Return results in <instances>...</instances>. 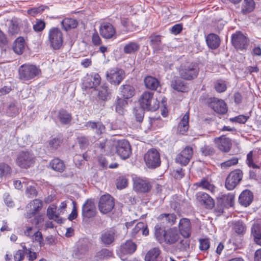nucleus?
I'll list each match as a JSON object with an SVG mask.
<instances>
[{"mask_svg": "<svg viewBox=\"0 0 261 261\" xmlns=\"http://www.w3.org/2000/svg\"><path fill=\"white\" fill-rule=\"evenodd\" d=\"M154 229L155 237L160 244H165L168 245H173L180 238V234L175 227L165 229L159 224H157L154 227Z\"/></svg>", "mask_w": 261, "mask_h": 261, "instance_id": "1", "label": "nucleus"}, {"mask_svg": "<svg viewBox=\"0 0 261 261\" xmlns=\"http://www.w3.org/2000/svg\"><path fill=\"white\" fill-rule=\"evenodd\" d=\"M41 74V69L36 65L32 64H23L18 69L19 79L23 82L35 80Z\"/></svg>", "mask_w": 261, "mask_h": 261, "instance_id": "2", "label": "nucleus"}, {"mask_svg": "<svg viewBox=\"0 0 261 261\" xmlns=\"http://www.w3.org/2000/svg\"><path fill=\"white\" fill-rule=\"evenodd\" d=\"M199 69L198 65L192 62H186L182 64L179 68L180 77L187 81H191L197 77Z\"/></svg>", "mask_w": 261, "mask_h": 261, "instance_id": "3", "label": "nucleus"}, {"mask_svg": "<svg viewBox=\"0 0 261 261\" xmlns=\"http://www.w3.org/2000/svg\"><path fill=\"white\" fill-rule=\"evenodd\" d=\"M139 101L142 108L147 111H155L159 108V102L154 97V93L144 91L141 95Z\"/></svg>", "mask_w": 261, "mask_h": 261, "instance_id": "4", "label": "nucleus"}, {"mask_svg": "<svg viewBox=\"0 0 261 261\" xmlns=\"http://www.w3.org/2000/svg\"><path fill=\"white\" fill-rule=\"evenodd\" d=\"M48 40L54 49L61 48L63 43V35L61 30L58 28H51L48 32Z\"/></svg>", "mask_w": 261, "mask_h": 261, "instance_id": "5", "label": "nucleus"}, {"mask_svg": "<svg viewBox=\"0 0 261 261\" xmlns=\"http://www.w3.org/2000/svg\"><path fill=\"white\" fill-rule=\"evenodd\" d=\"M144 160L147 167L149 168L155 169L161 165L160 154L155 148L149 149L145 154Z\"/></svg>", "mask_w": 261, "mask_h": 261, "instance_id": "6", "label": "nucleus"}, {"mask_svg": "<svg viewBox=\"0 0 261 261\" xmlns=\"http://www.w3.org/2000/svg\"><path fill=\"white\" fill-rule=\"evenodd\" d=\"M16 162L17 165L20 168L27 169L34 164L35 157L29 151H22L17 154Z\"/></svg>", "mask_w": 261, "mask_h": 261, "instance_id": "7", "label": "nucleus"}, {"mask_svg": "<svg viewBox=\"0 0 261 261\" xmlns=\"http://www.w3.org/2000/svg\"><path fill=\"white\" fill-rule=\"evenodd\" d=\"M243 173L240 169H236L231 171L226 177L225 187L228 190L234 189L242 179Z\"/></svg>", "mask_w": 261, "mask_h": 261, "instance_id": "8", "label": "nucleus"}, {"mask_svg": "<svg viewBox=\"0 0 261 261\" xmlns=\"http://www.w3.org/2000/svg\"><path fill=\"white\" fill-rule=\"evenodd\" d=\"M115 206L114 199L109 194L100 197L98 202V209L103 214L111 212Z\"/></svg>", "mask_w": 261, "mask_h": 261, "instance_id": "9", "label": "nucleus"}, {"mask_svg": "<svg viewBox=\"0 0 261 261\" xmlns=\"http://www.w3.org/2000/svg\"><path fill=\"white\" fill-rule=\"evenodd\" d=\"M125 74L124 71L118 68L109 69L107 72V79L111 84L118 86L124 79Z\"/></svg>", "mask_w": 261, "mask_h": 261, "instance_id": "10", "label": "nucleus"}, {"mask_svg": "<svg viewBox=\"0 0 261 261\" xmlns=\"http://www.w3.org/2000/svg\"><path fill=\"white\" fill-rule=\"evenodd\" d=\"M116 151L122 160L128 159L132 154V148L129 142L126 140L118 141L116 146Z\"/></svg>", "mask_w": 261, "mask_h": 261, "instance_id": "11", "label": "nucleus"}, {"mask_svg": "<svg viewBox=\"0 0 261 261\" xmlns=\"http://www.w3.org/2000/svg\"><path fill=\"white\" fill-rule=\"evenodd\" d=\"M97 210L94 202L91 199H87L82 207V216L83 220L93 218L97 214Z\"/></svg>", "mask_w": 261, "mask_h": 261, "instance_id": "12", "label": "nucleus"}, {"mask_svg": "<svg viewBox=\"0 0 261 261\" xmlns=\"http://www.w3.org/2000/svg\"><path fill=\"white\" fill-rule=\"evenodd\" d=\"M206 102L209 107L218 114H224L227 111L226 104L222 99L210 97L206 99Z\"/></svg>", "mask_w": 261, "mask_h": 261, "instance_id": "13", "label": "nucleus"}, {"mask_svg": "<svg viewBox=\"0 0 261 261\" xmlns=\"http://www.w3.org/2000/svg\"><path fill=\"white\" fill-rule=\"evenodd\" d=\"M117 237L116 230L113 228H111L101 232L99 240L102 244L108 247L113 245Z\"/></svg>", "mask_w": 261, "mask_h": 261, "instance_id": "14", "label": "nucleus"}, {"mask_svg": "<svg viewBox=\"0 0 261 261\" xmlns=\"http://www.w3.org/2000/svg\"><path fill=\"white\" fill-rule=\"evenodd\" d=\"M193 154V148L187 146L176 155L175 159V162L181 166H186L191 159Z\"/></svg>", "mask_w": 261, "mask_h": 261, "instance_id": "15", "label": "nucleus"}, {"mask_svg": "<svg viewBox=\"0 0 261 261\" xmlns=\"http://www.w3.org/2000/svg\"><path fill=\"white\" fill-rule=\"evenodd\" d=\"M232 45L238 49L243 50L248 46L246 37L241 32H237L231 36Z\"/></svg>", "mask_w": 261, "mask_h": 261, "instance_id": "16", "label": "nucleus"}, {"mask_svg": "<svg viewBox=\"0 0 261 261\" xmlns=\"http://www.w3.org/2000/svg\"><path fill=\"white\" fill-rule=\"evenodd\" d=\"M214 142L216 147L223 152H229L232 145L231 139L226 137L224 135L215 138Z\"/></svg>", "mask_w": 261, "mask_h": 261, "instance_id": "17", "label": "nucleus"}, {"mask_svg": "<svg viewBox=\"0 0 261 261\" xmlns=\"http://www.w3.org/2000/svg\"><path fill=\"white\" fill-rule=\"evenodd\" d=\"M152 188L149 180L146 178H136L134 180V189L139 192L146 193L149 192Z\"/></svg>", "mask_w": 261, "mask_h": 261, "instance_id": "18", "label": "nucleus"}, {"mask_svg": "<svg viewBox=\"0 0 261 261\" xmlns=\"http://www.w3.org/2000/svg\"><path fill=\"white\" fill-rule=\"evenodd\" d=\"M99 32L103 38L111 39L115 36L116 29L111 23L103 22L100 24Z\"/></svg>", "mask_w": 261, "mask_h": 261, "instance_id": "19", "label": "nucleus"}, {"mask_svg": "<svg viewBox=\"0 0 261 261\" xmlns=\"http://www.w3.org/2000/svg\"><path fill=\"white\" fill-rule=\"evenodd\" d=\"M42 201L38 199H35L30 202L27 208H30L25 214L27 218H32L36 215L42 207Z\"/></svg>", "mask_w": 261, "mask_h": 261, "instance_id": "20", "label": "nucleus"}, {"mask_svg": "<svg viewBox=\"0 0 261 261\" xmlns=\"http://www.w3.org/2000/svg\"><path fill=\"white\" fill-rule=\"evenodd\" d=\"M198 202L207 209H212L215 206L214 200L207 193L199 192L196 194Z\"/></svg>", "mask_w": 261, "mask_h": 261, "instance_id": "21", "label": "nucleus"}, {"mask_svg": "<svg viewBox=\"0 0 261 261\" xmlns=\"http://www.w3.org/2000/svg\"><path fill=\"white\" fill-rule=\"evenodd\" d=\"M177 219L176 215L174 213H164L157 217V220L161 225L171 226L175 224Z\"/></svg>", "mask_w": 261, "mask_h": 261, "instance_id": "22", "label": "nucleus"}, {"mask_svg": "<svg viewBox=\"0 0 261 261\" xmlns=\"http://www.w3.org/2000/svg\"><path fill=\"white\" fill-rule=\"evenodd\" d=\"M233 200V197L231 195H223L218 200L217 207L215 208L216 212L220 214L223 213L225 207L231 206Z\"/></svg>", "mask_w": 261, "mask_h": 261, "instance_id": "23", "label": "nucleus"}, {"mask_svg": "<svg viewBox=\"0 0 261 261\" xmlns=\"http://www.w3.org/2000/svg\"><path fill=\"white\" fill-rule=\"evenodd\" d=\"M57 119L62 125H69L71 123L72 116L66 110L61 109L57 112Z\"/></svg>", "mask_w": 261, "mask_h": 261, "instance_id": "24", "label": "nucleus"}, {"mask_svg": "<svg viewBox=\"0 0 261 261\" xmlns=\"http://www.w3.org/2000/svg\"><path fill=\"white\" fill-rule=\"evenodd\" d=\"M179 229L184 238H189L191 233V223L189 219L182 218L179 223Z\"/></svg>", "mask_w": 261, "mask_h": 261, "instance_id": "25", "label": "nucleus"}, {"mask_svg": "<svg viewBox=\"0 0 261 261\" xmlns=\"http://www.w3.org/2000/svg\"><path fill=\"white\" fill-rule=\"evenodd\" d=\"M101 78L97 73H94L87 77L83 83L85 89L95 88L99 85Z\"/></svg>", "mask_w": 261, "mask_h": 261, "instance_id": "26", "label": "nucleus"}, {"mask_svg": "<svg viewBox=\"0 0 261 261\" xmlns=\"http://www.w3.org/2000/svg\"><path fill=\"white\" fill-rule=\"evenodd\" d=\"M251 235L254 242L261 246V221L254 222L251 228Z\"/></svg>", "mask_w": 261, "mask_h": 261, "instance_id": "27", "label": "nucleus"}, {"mask_svg": "<svg viewBox=\"0 0 261 261\" xmlns=\"http://www.w3.org/2000/svg\"><path fill=\"white\" fill-rule=\"evenodd\" d=\"M253 200V194L252 192L249 190L243 191L239 196V202L242 205L245 207L249 206Z\"/></svg>", "mask_w": 261, "mask_h": 261, "instance_id": "28", "label": "nucleus"}, {"mask_svg": "<svg viewBox=\"0 0 261 261\" xmlns=\"http://www.w3.org/2000/svg\"><path fill=\"white\" fill-rule=\"evenodd\" d=\"M49 167L56 172L63 173L66 167L63 160L58 158H55L50 161Z\"/></svg>", "mask_w": 261, "mask_h": 261, "instance_id": "29", "label": "nucleus"}, {"mask_svg": "<svg viewBox=\"0 0 261 261\" xmlns=\"http://www.w3.org/2000/svg\"><path fill=\"white\" fill-rule=\"evenodd\" d=\"M136 249V244L130 240L126 241L120 247V252L124 255L132 254L135 252Z\"/></svg>", "mask_w": 261, "mask_h": 261, "instance_id": "30", "label": "nucleus"}, {"mask_svg": "<svg viewBox=\"0 0 261 261\" xmlns=\"http://www.w3.org/2000/svg\"><path fill=\"white\" fill-rule=\"evenodd\" d=\"M162 36L156 33H153L149 36L150 45L154 50H160L162 49Z\"/></svg>", "mask_w": 261, "mask_h": 261, "instance_id": "31", "label": "nucleus"}, {"mask_svg": "<svg viewBox=\"0 0 261 261\" xmlns=\"http://www.w3.org/2000/svg\"><path fill=\"white\" fill-rule=\"evenodd\" d=\"M206 42L210 48L211 49H216L220 45V39L217 35L211 33L207 36Z\"/></svg>", "mask_w": 261, "mask_h": 261, "instance_id": "32", "label": "nucleus"}, {"mask_svg": "<svg viewBox=\"0 0 261 261\" xmlns=\"http://www.w3.org/2000/svg\"><path fill=\"white\" fill-rule=\"evenodd\" d=\"M189 113L187 112L181 119L178 125L177 131L180 134H185L189 128Z\"/></svg>", "mask_w": 261, "mask_h": 261, "instance_id": "33", "label": "nucleus"}, {"mask_svg": "<svg viewBox=\"0 0 261 261\" xmlns=\"http://www.w3.org/2000/svg\"><path fill=\"white\" fill-rule=\"evenodd\" d=\"M120 91L124 99L130 98L135 94V89L129 84L122 85L120 87Z\"/></svg>", "mask_w": 261, "mask_h": 261, "instance_id": "34", "label": "nucleus"}, {"mask_svg": "<svg viewBox=\"0 0 261 261\" xmlns=\"http://www.w3.org/2000/svg\"><path fill=\"white\" fill-rule=\"evenodd\" d=\"M161 250L159 247H154L149 250L145 255V261H158Z\"/></svg>", "mask_w": 261, "mask_h": 261, "instance_id": "35", "label": "nucleus"}, {"mask_svg": "<svg viewBox=\"0 0 261 261\" xmlns=\"http://www.w3.org/2000/svg\"><path fill=\"white\" fill-rule=\"evenodd\" d=\"M146 88L152 90H156L160 85L159 81L155 77L151 76H146L144 80Z\"/></svg>", "mask_w": 261, "mask_h": 261, "instance_id": "36", "label": "nucleus"}, {"mask_svg": "<svg viewBox=\"0 0 261 261\" xmlns=\"http://www.w3.org/2000/svg\"><path fill=\"white\" fill-rule=\"evenodd\" d=\"M255 6L253 0H244L241 7V13L244 15L249 14L254 10Z\"/></svg>", "mask_w": 261, "mask_h": 261, "instance_id": "37", "label": "nucleus"}, {"mask_svg": "<svg viewBox=\"0 0 261 261\" xmlns=\"http://www.w3.org/2000/svg\"><path fill=\"white\" fill-rule=\"evenodd\" d=\"M57 207L56 205H52L49 206L46 212V215L49 219L54 220L58 223H62V220L59 216L58 214H56Z\"/></svg>", "mask_w": 261, "mask_h": 261, "instance_id": "38", "label": "nucleus"}, {"mask_svg": "<svg viewBox=\"0 0 261 261\" xmlns=\"http://www.w3.org/2000/svg\"><path fill=\"white\" fill-rule=\"evenodd\" d=\"M171 86L174 90L179 92H186L188 91L187 85L185 84L184 82L179 77L172 81Z\"/></svg>", "mask_w": 261, "mask_h": 261, "instance_id": "39", "label": "nucleus"}, {"mask_svg": "<svg viewBox=\"0 0 261 261\" xmlns=\"http://www.w3.org/2000/svg\"><path fill=\"white\" fill-rule=\"evenodd\" d=\"M88 247L86 243H79L77 248L74 250V256L75 258H82L88 252Z\"/></svg>", "mask_w": 261, "mask_h": 261, "instance_id": "40", "label": "nucleus"}, {"mask_svg": "<svg viewBox=\"0 0 261 261\" xmlns=\"http://www.w3.org/2000/svg\"><path fill=\"white\" fill-rule=\"evenodd\" d=\"M115 111L120 115H123L124 108L127 105V102L124 98L117 96L115 103Z\"/></svg>", "mask_w": 261, "mask_h": 261, "instance_id": "41", "label": "nucleus"}, {"mask_svg": "<svg viewBox=\"0 0 261 261\" xmlns=\"http://www.w3.org/2000/svg\"><path fill=\"white\" fill-rule=\"evenodd\" d=\"M24 48V40L23 37H18L14 43L13 49L14 51L18 55L23 53Z\"/></svg>", "mask_w": 261, "mask_h": 261, "instance_id": "42", "label": "nucleus"}, {"mask_svg": "<svg viewBox=\"0 0 261 261\" xmlns=\"http://www.w3.org/2000/svg\"><path fill=\"white\" fill-rule=\"evenodd\" d=\"M198 187L201 188L203 189L208 190L212 193L215 192L216 187L212 184L207 179L203 178L199 182L195 184Z\"/></svg>", "mask_w": 261, "mask_h": 261, "instance_id": "43", "label": "nucleus"}, {"mask_svg": "<svg viewBox=\"0 0 261 261\" xmlns=\"http://www.w3.org/2000/svg\"><path fill=\"white\" fill-rule=\"evenodd\" d=\"M76 142L80 148L82 150L87 149L90 145L91 141L89 137L85 135H81L76 138Z\"/></svg>", "mask_w": 261, "mask_h": 261, "instance_id": "44", "label": "nucleus"}, {"mask_svg": "<svg viewBox=\"0 0 261 261\" xmlns=\"http://www.w3.org/2000/svg\"><path fill=\"white\" fill-rule=\"evenodd\" d=\"M140 48V45L135 42H130L126 44L123 48V51L126 54H134Z\"/></svg>", "mask_w": 261, "mask_h": 261, "instance_id": "45", "label": "nucleus"}, {"mask_svg": "<svg viewBox=\"0 0 261 261\" xmlns=\"http://www.w3.org/2000/svg\"><path fill=\"white\" fill-rule=\"evenodd\" d=\"M61 23L63 28L66 31L76 28L78 24L76 19L71 18H64L62 21Z\"/></svg>", "mask_w": 261, "mask_h": 261, "instance_id": "46", "label": "nucleus"}, {"mask_svg": "<svg viewBox=\"0 0 261 261\" xmlns=\"http://www.w3.org/2000/svg\"><path fill=\"white\" fill-rule=\"evenodd\" d=\"M233 229L234 231L239 234H243L246 230L245 224L241 221H238L234 223L233 225Z\"/></svg>", "mask_w": 261, "mask_h": 261, "instance_id": "47", "label": "nucleus"}, {"mask_svg": "<svg viewBox=\"0 0 261 261\" xmlns=\"http://www.w3.org/2000/svg\"><path fill=\"white\" fill-rule=\"evenodd\" d=\"M110 92L109 91V87L103 86L101 87L98 92V97L103 100H107L110 98Z\"/></svg>", "mask_w": 261, "mask_h": 261, "instance_id": "48", "label": "nucleus"}, {"mask_svg": "<svg viewBox=\"0 0 261 261\" xmlns=\"http://www.w3.org/2000/svg\"><path fill=\"white\" fill-rule=\"evenodd\" d=\"M246 164L249 167L253 169H259L260 168L259 165H257L254 162L252 151H250L247 155Z\"/></svg>", "mask_w": 261, "mask_h": 261, "instance_id": "49", "label": "nucleus"}, {"mask_svg": "<svg viewBox=\"0 0 261 261\" xmlns=\"http://www.w3.org/2000/svg\"><path fill=\"white\" fill-rule=\"evenodd\" d=\"M62 143V139L61 137H56L51 138L48 141L49 147L53 149H57Z\"/></svg>", "mask_w": 261, "mask_h": 261, "instance_id": "50", "label": "nucleus"}, {"mask_svg": "<svg viewBox=\"0 0 261 261\" xmlns=\"http://www.w3.org/2000/svg\"><path fill=\"white\" fill-rule=\"evenodd\" d=\"M113 255V252L107 248H103L97 252L96 257L101 259L105 258H109Z\"/></svg>", "mask_w": 261, "mask_h": 261, "instance_id": "51", "label": "nucleus"}, {"mask_svg": "<svg viewBox=\"0 0 261 261\" xmlns=\"http://www.w3.org/2000/svg\"><path fill=\"white\" fill-rule=\"evenodd\" d=\"M199 248L201 251H206L210 247V241L208 238L200 239L199 240Z\"/></svg>", "mask_w": 261, "mask_h": 261, "instance_id": "52", "label": "nucleus"}, {"mask_svg": "<svg viewBox=\"0 0 261 261\" xmlns=\"http://www.w3.org/2000/svg\"><path fill=\"white\" fill-rule=\"evenodd\" d=\"M8 34L9 35L14 36L18 34L19 32V28L18 24L11 20L8 28Z\"/></svg>", "mask_w": 261, "mask_h": 261, "instance_id": "53", "label": "nucleus"}, {"mask_svg": "<svg viewBox=\"0 0 261 261\" xmlns=\"http://www.w3.org/2000/svg\"><path fill=\"white\" fill-rule=\"evenodd\" d=\"M144 110L142 107L134 109V115L137 122L140 123L142 122L144 116Z\"/></svg>", "mask_w": 261, "mask_h": 261, "instance_id": "54", "label": "nucleus"}, {"mask_svg": "<svg viewBox=\"0 0 261 261\" xmlns=\"http://www.w3.org/2000/svg\"><path fill=\"white\" fill-rule=\"evenodd\" d=\"M6 113L10 117H14L18 114V109L14 103H11L7 108Z\"/></svg>", "mask_w": 261, "mask_h": 261, "instance_id": "55", "label": "nucleus"}, {"mask_svg": "<svg viewBox=\"0 0 261 261\" xmlns=\"http://www.w3.org/2000/svg\"><path fill=\"white\" fill-rule=\"evenodd\" d=\"M31 238L32 239L34 242H35L38 243L39 244L40 246L41 247L44 245L43 239L42 237V233L40 231H37L36 232H34L33 235Z\"/></svg>", "mask_w": 261, "mask_h": 261, "instance_id": "56", "label": "nucleus"}, {"mask_svg": "<svg viewBox=\"0 0 261 261\" xmlns=\"http://www.w3.org/2000/svg\"><path fill=\"white\" fill-rule=\"evenodd\" d=\"M45 8H48L46 6L41 5L37 7H34L28 10V13L31 16H35L38 13H42Z\"/></svg>", "mask_w": 261, "mask_h": 261, "instance_id": "57", "label": "nucleus"}, {"mask_svg": "<svg viewBox=\"0 0 261 261\" xmlns=\"http://www.w3.org/2000/svg\"><path fill=\"white\" fill-rule=\"evenodd\" d=\"M238 161L239 159L236 156H233L230 159L221 163V166L222 168H228L232 166L237 165L238 163Z\"/></svg>", "mask_w": 261, "mask_h": 261, "instance_id": "58", "label": "nucleus"}, {"mask_svg": "<svg viewBox=\"0 0 261 261\" xmlns=\"http://www.w3.org/2000/svg\"><path fill=\"white\" fill-rule=\"evenodd\" d=\"M11 172V167L7 164L2 163H0V177L10 174Z\"/></svg>", "mask_w": 261, "mask_h": 261, "instance_id": "59", "label": "nucleus"}, {"mask_svg": "<svg viewBox=\"0 0 261 261\" xmlns=\"http://www.w3.org/2000/svg\"><path fill=\"white\" fill-rule=\"evenodd\" d=\"M215 89L218 92L221 93L226 91L227 86L224 81H218L215 83Z\"/></svg>", "mask_w": 261, "mask_h": 261, "instance_id": "60", "label": "nucleus"}, {"mask_svg": "<svg viewBox=\"0 0 261 261\" xmlns=\"http://www.w3.org/2000/svg\"><path fill=\"white\" fill-rule=\"evenodd\" d=\"M128 180L124 177H119L117 179L116 186L119 189H122L126 188L127 186Z\"/></svg>", "mask_w": 261, "mask_h": 261, "instance_id": "61", "label": "nucleus"}, {"mask_svg": "<svg viewBox=\"0 0 261 261\" xmlns=\"http://www.w3.org/2000/svg\"><path fill=\"white\" fill-rule=\"evenodd\" d=\"M249 118L248 116L244 115H240L238 116H236L234 118H231L230 120L232 122H236L241 124H244Z\"/></svg>", "mask_w": 261, "mask_h": 261, "instance_id": "62", "label": "nucleus"}, {"mask_svg": "<svg viewBox=\"0 0 261 261\" xmlns=\"http://www.w3.org/2000/svg\"><path fill=\"white\" fill-rule=\"evenodd\" d=\"M30 220L29 222L32 224L34 225L35 226H38L40 224H41L44 221V218L43 216L38 215H35L33 218H30Z\"/></svg>", "mask_w": 261, "mask_h": 261, "instance_id": "63", "label": "nucleus"}, {"mask_svg": "<svg viewBox=\"0 0 261 261\" xmlns=\"http://www.w3.org/2000/svg\"><path fill=\"white\" fill-rule=\"evenodd\" d=\"M45 27V23L44 21L37 20L35 24L33 25V29L36 32H41Z\"/></svg>", "mask_w": 261, "mask_h": 261, "instance_id": "64", "label": "nucleus"}]
</instances>
